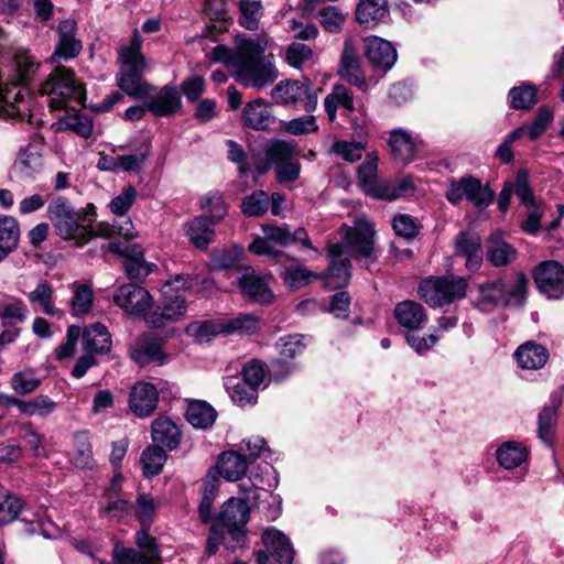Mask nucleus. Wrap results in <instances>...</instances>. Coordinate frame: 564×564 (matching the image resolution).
Returning a JSON list of instances; mask_svg holds the SVG:
<instances>
[{
  "label": "nucleus",
  "instance_id": "1",
  "mask_svg": "<svg viewBox=\"0 0 564 564\" xmlns=\"http://www.w3.org/2000/svg\"><path fill=\"white\" fill-rule=\"evenodd\" d=\"M258 469L260 473L252 471L249 481L239 485V490L243 497L229 498L221 506L219 513L212 520L236 543V545H230V549L247 545V523L252 507L260 508L261 503L267 502V516L271 520H275L281 513L282 499L270 490L278 486L276 471L267 463L259 466Z\"/></svg>",
  "mask_w": 564,
  "mask_h": 564
},
{
  "label": "nucleus",
  "instance_id": "2",
  "mask_svg": "<svg viewBox=\"0 0 564 564\" xmlns=\"http://www.w3.org/2000/svg\"><path fill=\"white\" fill-rule=\"evenodd\" d=\"M268 41L261 35L242 37L240 57L234 78L246 87L262 89L278 78L272 55H264Z\"/></svg>",
  "mask_w": 564,
  "mask_h": 564
},
{
  "label": "nucleus",
  "instance_id": "3",
  "mask_svg": "<svg viewBox=\"0 0 564 564\" xmlns=\"http://www.w3.org/2000/svg\"><path fill=\"white\" fill-rule=\"evenodd\" d=\"M47 215L56 234L65 240H73L76 246H84L97 237L98 224L94 226L96 208L93 204L77 210L59 196L50 203Z\"/></svg>",
  "mask_w": 564,
  "mask_h": 564
},
{
  "label": "nucleus",
  "instance_id": "4",
  "mask_svg": "<svg viewBox=\"0 0 564 564\" xmlns=\"http://www.w3.org/2000/svg\"><path fill=\"white\" fill-rule=\"evenodd\" d=\"M118 61L120 67L116 79L123 93L143 99L154 91V87L142 79L147 62L142 53V39L137 29L132 32L130 44L120 48Z\"/></svg>",
  "mask_w": 564,
  "mask_h": 564
},
{
  "label": "nucleus",
  "instance_id": "5",
  "mask_svg": "<svg viewBox=\"0 0 564 564\" xmlns=\"http://www.w3.org/2000/svg\"><path fill=\"white\" fill-rule=\"evenodd\" d=\"M39 93L46 97L48 107L53 110L75 108L85 100V88L77 83L72 69L57 66L40 85Z\"/></svg>",
  "mask_w": 564,
  "mask_h": 564
},
{
  "label": "nucleus",
  "instance_id": "6",
  "mask_svg": "<svg viewBox=\"0 0 564 564\" xmlns=\"http://www.w3.org/2000/svg\"><path fill=\"white\" fill-rule=\"evenodd\" d=\"M192 288V279L188 275L177 274L163 286V302L145 314V322L154 327H164L169 323L177 322L186 313L185 297L180 290Z\"/></svg>",
  "mask_w": 564,
  "mask_h": 564
},
{
  "label": "nucleus",
  "instance_id": "7",
  "mask_svg": "<svg viewBox=\"0 0 564 564\" xmlns=\"http://www.w3.org/2000/svg\"><path fill=\"white\" fill-rule=\"evenodd\" d=\"M261 228L263 236L254 238L249 245V250L254 254L280 259L283 256L280 248L292 243H301L303 248L317 251L303 227H299L293 232L286 227L273 225H262Z\"/></svg>",
  "mask_w": 564,
  "mask_h": 564
},
{
  "label": "nucleus",
  "instance_id": "8",
  "mask_svg": "<svg viewBox=\"0 0 564 564\" xmlns=\"http://www.w3.org/2000/svg\"><path fill=\"white\" fill-rule=\"evenodd\" d=\"M468 281L455 274L429 276L419 284L420 297L433 308L443 307L463 300L467 294Z\"/></svg>",
  "mask_w": 564,
  "mask_h": 564
},
{
  "label": "nucleus",
  "instance_id": "9",
  "mask_svg": "<svg viewBox=\"0 0 564 564\" xmlns=\"http://www.w3.org/2000/svg\"><path fill=\"white\" fill-rule=\"evenodd\" d=\"M271 98L278 105L295 107L303 102L307 113L315 111L317 107V89H314L308 79L283 80L273 87Z\"/></svg>",
  "mask_w": 564,
  "mask_h": 564
},
{
  "label": "nucleus",
  "instance_id": "10",
  "mask_svg": "<svg viewBox=\"0 0 564 564\" xmlns=\"http://www.w3.org/2000/svg\"><path fill=\"white\" fill-rule=\"evenodd\" d=\"M445 196L454 205L459 204L466 197L477 208H484L494 202L495 192L488 184H482L480 180L466 175L458 182H452Z\"/></svg>",
  "mask_w": 564,
  "mask_h": 564
},
{
  "label": "nucleus",
  "instance_id": "11",
  "mask_svg": "<svg viewBox=\"0 0 564 564\" xmlns=\"http://www.w3.org/2000/svg\"><path fill=\"white\" fill-rule=\"evenodd\" d=\"M344 238L351 250V256L356 260L376 261L378 258L375 248L373 225L366 218H359L352 227L343 228Z\"/></svg>",
  "mask_w": 564,
  "mask_h": 564
},
{
  "label": "nucleus",
  "instance_id": "12",
  "mask_svg": "<svg viewBox=\"0 0 564 564\" xmlns=\"http://www.w3.org/2000/svg\"><path fill=\"white\" fill-rule=\"evenodd\" d=\"M108 249L113 254L124 258L123 268L130 280L142 282L155 268V264L144 259V250L139 243L111 241Z\"/></svg>",
  "mask_w": 564,
  "mask_h": 564
},
{
  "label": "nucleus",
  "instance_id": "13",
  "mask_svg": "<svg viewBox=\"0 0 564 564\" xmlns=\"http://www.w3.org/2000/svg\"><path fill=\"white\" fill-rule=\"evenodd\" d=\"M275 347L280 358L271 364L270 376L274 381H282L296 369V365L289 362L288 359H293L303 354L305 349L303 336L295 334L280 337Z\"/></svg>",
  "mask_w": 564,
  "mask_h": 564
},
{
  "label": "nucleus",
  "instance_id": "14",
  "mask_svg": "<svg viewBox=\"0 0 564 564\" xmlns=\"http://www.w3.org/2000/svg\"><path fill=\"white\" fill-rule=\"evenodd\" d=\"M135 543L140 552L134 549L117 550L112 564H160L156 541L147 530L141 529L135 533Z\"/></svg>",
  "mask_w": 564,
  "mask_h": 564
},
{
  "label": "nucleus",
  "instance_id": "15",
  "mask_svg": "<svg viewBox=\"0 0 564 564\" xmlns=\"http://www.w3.org/2000/svg\"><path fill=\"white\" fill-rule=\"evenodd\" d=\"M538 290L547 299L560 300L564 295V265L556 261L540 263L534 272Z\"/></svg>",
  "mask_w": 564,
  "mask_h": 564
},
{
  "label": "nucleus",
  "instance_id": "16",
  "mask_svg": "<svg viewBox=\"0 0 564 564\" xmlns=\"http://www.w3.org/2000/svg\"><path fill=\"white\" fill-rule=\"evenodd\" d=\"M129 356L140 367L152 362L162 366L169 360L163 351V343L151 334H143L135 338L129 347Z\"/></svg>",
  "mask_w": 564,
  "mask_h": 564
},
{
  "label": "nucleus",
  "instance_id": "17",
  "mask_svg": "<svg viewBox=\"0 0 564 564\" xmlns=\"http://www.w3.org/2000/svg\"><path fill=\"white\" fill-rule=\"evenodd\" d=\"M364 51L369 64L376 72L387 73L398 59L397 48L393 44L379 36H367L364 40Z\"/></svg>",
  "mask_w": 564,
  "mask_h": 564
},
{
  "label": "nucleus",
  "instance_id": "18",
  "mask_svg": "<svg viewBox=\"0 0 564 564\" xmlns=\"http://www.w3.org/2000/svg\"><path fill=\"white\" fill-rule=\"evenodd\" d=\"M58 41L51 56L53 63L77 57L83 50V42L77 37V23L74 19H66L58 23L56 29Z\"/></svg>",
  "mask_w": 564,
  "mask_h": 564
},
{
  "label": "nucleus",
  "instance_id": "19",
  "mask_svg": "<svg viewBox=\"0 0 564 564\" xmlns=\"http://www.w3.org/2000/svg\"><path fill=\"white\" fill-rule=\"evenodd\" d=\"M113 302L129 314L145 315L152 297L144 288L135 283H127L116 290Z\"/></svg>",
  "mask_w": 564,
  "mask_h": 564
},
{
  "label": "nucleus",
  "instance_id": "20",
  "mask_svg": "<svg viewBox=\"0 0 564 564\" xmlns=\"http://www.w3.org/2000/svg\"><path fill=\"white\" fill-rule=\"evenodd\" d=\"M296 155V148L285 140H271L264 148V158L253 160V171L257 175L265 174L273 165L278 166Z\"/></svg>",
  "mask_w": 564,
  "mask_h": 564
},
{
  "label": "nucleus",
  "instance_id": "21",
  "mask_svg": "<svg viewBox=\"0 0 564 564\" xmlns=\"http://www.w3.org/2000/svg\"><path fill=\"white\" fill-rule=\"evenodd\" d=\"M237 280L242 294L250 301L260 304H268L272 301L273 293L267 279L258 275L253 268H243Z\"/></svg>",
  "mask_w": 564,
  "mask_h": 564
},
{
  "label": "nucleus",
  "instance_id": "22",
  "mask_svg": "<svg viewBox=\"0 0 564 564\" xmlns=\"http://www.w3.org/2000/svg\"><path fill=\"white\" fill-rule=\"evenodd\" d=\"M262 542L268 557L280 564H292L295 551L290 539L280 530L269 527L262 533Z\"/></svg>",
  "mask_w": 564,
  "mask_h": 564
},
{
  "label": "nucleus",
  "instance_id": "23",
  "mask_svg": "<svg viewBox=\"0 0 564 564\" xmlns=\"http://www.w3.org/2000/svg\"><path fill=\"white\" fill-rule=\"evenodd\" d=\"M338 74L340 78L346 80L348 84L356 86L361 91H366L368 89L360 65V58L357 50L350 41H346L344 43Z\"/></svg>",
  "mask_w": 564,
  "mask_h": 564
},
{
  "label": "nucleus",
  "instance_id": "24",
  "mask_svg": "<svg viewBox=\"0 0 564 564\" xmlns=\"http://www.w3.org/2000/svg\"><path fill=\"white\" fill-rule=\"evenodd\" d=\"M329 265L326 272L321 273L322 278L334 279V288L346 285L351 278V263L346 256V248L341 243L328 246Z\"/></svg>",
  "mask_w": 564,
  "mask_h": 564
},
{
  "label": "nucleus",
  "instance_id": "25",
  "mask_svg": "<svg viewBox=\"0 0 564 564\" xmlns=\"http://www.w3.org/2000/svg\"><path fill=\"white\" fill-rule=\"evenodd\" d=\"M159 393L156 388L149 382H137L129 395L130 410L140 417H147L156 409Z\"/></svg>",
  "mask_w": 564,
  "mask_h": 564
},
{
  "label": "nucleus",
  "instance_id": "26",
  "mask_svg": "<svg viewBox=\"0 0 564 564\" xmlns=\"http://www.w3.org/2000/svg\"><path fill=\"white\" fill-rule=\"evenodd\" d=\"M144 107L158 117H170L182 106L181 96L174 86L165 85L159 93L145 97Z\"/></svg>",
  "mask_w": 564,
  "mask_h": 564
},
{
  "label": "nucleus",
  "instance_id": "27",
  "mask_svg": "<svg viewBox=\"0 0 564 564\" xmlns=\"http://www.w3.org/2000/svg\"><path fill=\"white\" fill-rule=\"evenodd\" d=\"M506 282L502 279L485 282L478 285V294L474 300L476 308L490 313L499 305H505Z\"/></svg>",
  "mask_w": 564,
  "mask_h": 564
},
{
  "label": "nucleus",
  "instance_id": "28",
  "mask_svg": "<svg viewBox=\"0 0 564 564\" xmlns=\"http://www.w3.org/2000/svg\"><path fill=\"white\" fill-rule=\"evenodd\" d=\"M393 316L401 327L410 332L423 328L427 322L426 311L423 305L412 300H404L398 303L394 306Z\"/></svg>",
  "mask_w": 564,
  "mask_h": 564
},
{
  "label": "nucleus",
  "instance_id": "29",
  "mask_svg": "<svg viewBox=\"0 0 564 564\" xmlns=\"http://www.w3.org/2000/svg\"><path fill=\"white\" fill-rule=\"evenodd\" d=\"M242 122L246 127L262 131L275 123L271 106L263 99L248 102L242 110Z\"/></svg>",
  "mask_w": 564,
  "mask_h": 564
},
{
  "label": "nucleus",
  "instance_id": "30",
  "mask_svg": "<svg viewBox=\"0 0 564 564\" xmlns=\"http://www.w3.org/2000/svg\"><path fill=\"white\" fill-rule=\"evenodd\" d=\"M457 256L466 259L465 265L468 270H477L482 261L481 240L478 235L471 232H459L455 240Z\"/></svg>",
  "mask_w": 564,
  "mask_h": 564
},
{
  "label": "nucleus",
  "instance_id": "31",
  "mask_svg": "<svg viewBox=\"0 0 564 564\" xmlns=\"http://www.w3.org/2000/svg\"><path fill=\"white\" fill-rule=\"evenodd\" d=\"M562 404V393L554 391L551 393L549 403L543 406L538 416V434L540 440L547 444H552L553 431L557 420V411Z\"/></svg>",
  "mask_w": 564,
  "mask_h": 564
},
{
  "label": "nucleus",
  "instance_id": "32",
  "mask_svg": "<svg viewBox=\"0 0 564 564\" xmlns=\"http://www.w3.org/2000/svg\"><path fill=\"white\" fill-rule=\"evenodd\" d=\"M14 166L23 177L34 178L43 169L42 145L29 143L21 148Z\"/></svg>",
  "mask_w": 564,
  "mask_h": 564
},
{
  "label": "nucleus",
  "instance_id": "33",
  "mask_svg": "<svg viewBox=\"0 0 564 564\" xmlns=\"http://www.w3.org/2000/svg\"><path fill=\"white\" fill-rule=\"evenodd\" d=\"M249 462L238 451H227L217 460L218 474L228 481H238L247 473Z\"/></svg>",
  "mask_w": 564,
  "mask_h": 564
},
{
  "label": "nucleus",
  "instance_id": "34",
  "mask_svg": "<svg viewBox=\"0 0 564 564\" xmlns=\"http://www.w3.org/2000/svg\"><path fill=\"white\" fill-rule=\"evenodd\" d=\"M214 225L205 216L194 217L188 220L185 226V235L199 250H206L215 237Z\"/></svg>",
  "mask_w": 564,
  "mask_h": 564
},
{
  "label": "nucleus",
  "instance_id": "35",
  "mask_svg": "<svg viewBox=\"0 0 564 564\" xmlns=\"http://www.w3.org/2000/svg\"><path fill=\"white\" fill-rule=\"evenodd\" d=\"M517 250L502 238L501 231L490 235L487 245V260L495 267H503L517 258Z\"/></svg>",
  "mask_w": 564,
  "mask_h": 564
},
{
  "label": "nucleus",
  "instance_id": "36",
  "mask_svg": "<svg viewBox=\"0 0 564 564\" xmlns=\"http://www.w3.org/2000/svg\"><path fill=\"white\" fill-rule=\"evenodd\" d=\"M152 440L158 446L173 451L181 442V431L171 419L159 417L152 423Z\"/></svg>",
  "mask_w": 564,
  "mask_h": 564
},
{
  "label": "nucleus",
  "instance_id": "37",
  "mask_svg": "<svg viewBox=\"0 0 564 564\" xmlns=\"http://www.w3.org/2000/svg\"><path fill=\"white\" fill-rule=\"evenodd\" d=\"M83 346L87 352L106 354L111 349V335L104 324H90L84 329Z\"/></svg>",
  "mask_w": 564,
  "mask_h": 564
},
{
  "label": "nucleus",
  "instance_id": "38",
  "mask_svg": "<svg viewBox=\"0 0 564 564\" xmlns=\"http://www.w3.org/2000/svg\"><path fill=\"white\" fill-rule=\"evenodd\" d=\"M514 357L521 368L538 370L545 366L549 359V352L542 345L528 341L516 350Z\"/></svg>",
  "mask_w": 564,
  "mask_h": 564
},
{
  "label": "nucleus",
  "instance_id": "39",
  "mask_svg": "<svg viewBox=\"0 0 564 564\" xmlns=\"http://www.w3.org/2000/svg\"><path fill=\"white\" fill-rule=\"evenodd\" d=\"M378 156L375 152L366 155L364 162L358 167V184L366 194L377 198L382 181L377 180Z\"/></svg>",
  "mask_w": 564,
  "mask_h": 564
},
{
  "label": "nucleus",
  "instance_id": "40",
  "mask_svg": "<svg viewBox=\"0 0 564 564\" xmlns=\"http://www.w3.org/2000/svg\"><path fill=\"white\" fill-rule=\"evenodd\" d=\"M54 288L47 281H42L26 294L31 304L39 305L45 315L52 317H62L63 311L55 306Z\"/></svg>",
  "mask_w": 564,
  "mask_h": 564
},
{
  "label": "nucleus",
  "instance_id": "41",
  "mask_svg": "<svg viewBox=\"0 0 564 564\" xmlns=\"http://www.w3.org/2000/svg\"><path fill=\"white\" fill-rule=\"evenodd\" d=\"M343 107L348 112L355 110L352 93L344 85H334L332 91L324 99V108L329 121H335L337 109Z\"/></svg>",
  "mask_w": 564,
  "mask_h": 564
},
{
  "label": "nucleus",
  "instance_id": "42",
  "mask_svg": "<svg viewBox=\"0 0 564 564\" xmlns=\"http://www.w3.org/2000/svg\"><path fill=\"white\" fill-rule=\"evenodd\" d=\"M389 13L387 0H360L356 8V20L359 24L376 25Z\"/></svg>",
  "mask_w": 564,
  "mask_h": 564
},
{
  "label": "nucleus",
  "instance_id": "43",
  "mask_svg": "<svg viewBox=\"0 0 564 564\" xmlns=\"http://www.w3.org/2000/svg\"><path fill=\"white\" fill-rule=\"evenodd\" d=\"M528 449L521 443L509 441L503 443L496 453L497 462L505 469H514L528 458Z\"/></svg>",
  "mask_w": 564,
  "mask_h": 564
},
{
  "label": "nucleus",
  "instance_id": "44",
  "mask_svg": "<svg viewBox=\"0 0 564 564\" xmlns=\"http://www.w3.org/2000/svg\"><path fill=\"white\" fill-rule=\"evenodd\" d=\"M389 145L395 159L402 162H410L414 159L416 143L408 131L393 130L389 138Z\"/></svg>",
  "mask_w": 564,
  "mask_h": 564
},
{
  "label": "nucleus",
  "instance_id": "45",
  "mask_svg": "<svg viewBox=\"0 0 564 564\" xmlns=\"http://www.w3.org/2000/svg\"><path fill=\"white\" fill-rule=\"evenodd\" d=\"M215 409L205 401H193L186 410V419L191 425L196 429L206 430L210 427L216 420Z\"/></svg>",
  "mask_w": 564,
  "mask_h": 564
},
{
  "label": "nucleus",
  "instance_id": "46",
  "mask_svg": "<svg viewBox=\"0 0 564 564\" xmlns=\"http://www.w3.org/2000/svg\"><path fill=\"white\" fill-rule=\"evenodd\" d=\"M509 106L517 110H529L538 104V88L531 83H521L508 94Z\"/></svg>",
  "mask_w": 564,
  "mask_h": 564
},
{
  "label": "nucleus",
  "instance_id": "47",
  "mask_svg": "<svg viewBox=\"0 0 564 564\" xmlns=\"http://www.w3.org/2000/svg\"><path fill=\"white\" fill-rule=\"evenodd\" d=\"M225 388L232 400L239 406L253 405L258 400V390L242 380L228 379Z\"/></svg>",
  "mask_w": 564,
  "mask_h": 564
},
{
  "label": "nucleus",
  "instance_id": "48",
  "mask_svg": "<svg viewBox=\"0 0 564 564\" xmlns=\"http://www.w3.org/2000/svg\"><path fill=\"white\" fill-rule=\"evenodd\" d=\"M414 188L415 186L411 176H402L394 181H382L377 198L394 200L411 195Z\"/></svg>",
  "mask_w": 564,
  "mask_h": 564
},
{
  "label": "nucleus",
  "instance_id": "49",
  "mask_svg": "<svg viewBox=\"0 0 564 564\" xmlns=\"http://www.w3.org/2000/svg\"><path fill=\"white\" fill-rule=\"evenodd\" d=\"M238 22L250 31L259 28L260 19L263 15V6L259 0H239L238 2Z\"/></svg>",
  "mask_w": 564,
  "mask_h": 564
},
{
  "label": "nucleus",
  "instance_id": "50",
  "mask_svg": "<svg viewBox=\"0 0 564 564\" xmlns=\"http://www.w3.org/2000/svg\"><path fill=\"white\" fill-rule=\"evenodd\" d=\"M166 459L167 455L163 447L158 445L147 447L141 455L143 475L148 478L159 475Z\"/></svg>",
  "mask_w": 564,
  "mask_h": 564
},
{
  "label": "nucleus",
  "instance_id": "51",
  "mask_svg": "<svg viewBox=\"0 0 564 564\" xmlns=\"http://www.w3.org/2000/svg\"><path fill=\"white\" fill-rule=\"evenodd\" d=\"M219 480L215 475H207L204 480V492L198 506V513L202 522H209L213 517V505L217 496Z\"/></svg>",
  "mask_w": 564,
  "mask_h": 564
},
{
  "label": "nucleus",
  "instance_id": "52",
  "mask_svg": "<svg viewBox=\"0 0 564 564\" xmlns=\"http://www.w3.org/2000/svg\"><path fill=\"white\" fill-rule=\"evenodd\" d=\"M72 463L77 468H90L93 465L91 445L88 433L79 431L74 434V453Z\"/></svg>",
  "mask_w": 564,
  "mask_h": 564
},
{
  "label": "nucleus",
  "instance_id": "53",
  "mask_svg": "<svg viewBox=\"0 0 564 564\" xmlns=\"http://www.w3.org/2000/svg\"><path fill=\"white\" fill-rule=\"evenodd\" d=\"M24 508V501L8 490L0 495V525L15 521Z\"/></svg>",
  "mask_w": 564,
  "mask_h": 564
},
{
  "label": "nucleus",
  "instance_id": "54",
  "mask_svg": "<svg viewBox=\"0 0 564 564\" xmlns=\"http://www.w3.org/2000/svg\"><path fill=\"white\" fill-rule=\"evenodd\" d=\"M315 279H321V275L302 265L286 268L283 272V281L285 285L292 290H297L307 285Z\"/></svg>",
  "mask_w": 564,
  "mask_h": 564
},
{
  "label": "nucleus",
  "instance_id": "55",
  "mask_svg": "<svg viewBox=\"0 0 564 564\" xmlns=\"http://www.w3.org/2000/svg\"><path fill=\"white\" fill-rule=\"evenodd\" d=\"M202 208L208 214L210 224L223 220L227 214L224 197L218 192H210L202 199Z\"/></svg>",
  "mask_w": 564,
  "mask_h": 564
},
{
  "label": "nucleus",
  "instance_id": "56",
  "mask_svg": "<svg viewBox=\"0 0 564 564\" xmlns=\"http://www.w3.org/2000/svg\"><path fill=\"white\" fill-rule=\"evenodd\" d=\"M160 506L159 500H155L149 494H140L135 500V506L133 509L135 511V516L142 524V529L147 530L152 522V518Z\"/></svg>",
  "mask_w": 564,
  "mask_h": 564
},
{
  "label": "nucleus",
  "instance_id": "57",
  "mask_svg": "<svg viewBox=\"0 0 564 564\" xmlns=\"http://www.w3.org/2000/svg\"><path fill=\"white\" fill-rule=\"evenodd\" d=\"M0 318L4 321V325L9 326L14 323H23L26 318L23 302L18 299L0 301Z\"/></svg>",
  "mask_w": 564,
  "mask_h": 564
},
{
  "label": "nucleus",
  "instance_id": "58",
  "mask_svg": "<svg viewBox=\"0 0 564 564\" xmlns=\"http://www.w3.org/2000/svg\"><path fill=\"white\" fill-rule=\"evenodd\" d=\"M347 13H344L336 6H327L317 13L319 23L330 33H337L343 29Z\"/></svg>",
  "mask_w": 564,
  "mask_h": 564
},
{
  "label": "nucleus",
  "instance_id": "59",
  "mask_svg": "<svg viewBox=\"0 0 564 564\" xmlns=\"http://www.w3.org/2000/svg\"><path fill=\"white\" fill-rule=\"evenodd\" d=\"M94 292L87 284H74V296L72 299V312L75 316L87 314L93 305Z\"/></svg>",
  "mask_w": 564,
  "mask_h": 564
},
{
  "label": "nucleus",
  "instance_id": "60",
  "mask_svg": "<svg viewBox=\"0 0 564 564\" xmlns=\"http://www.w3.org/2000/svg\"><path fill=\"white\" fill-rule=\"evenodd\" d=\"M21 413L45 417L56 410V403L47 395L41 394L21 404Z\"/></svg>",
  "mask_w": 564,
  "mask_h": 564
},
{
  "label": "nucleus",
  "instance_id": "61",
  "mask_svg": "<svg viewBox=\"0 0 564 564\" xmlns=\"http://www.w3.org/2000/svg\"><path fill=\"white\" fill-rule=\"evenodd\" d=\"M226 145L228 148V160L237 164L240 176H246L253 169V160L256 158L252 156L250 162L242 145L234 140H227Z\"/></svg>",
  "mask_w": 564,
  "mask_h": 564
},
{
  "label": "nucleus",
  "instance_id": "62",
  "mask_svg": "<svg viewBox=\"0 0 564 564\" xmlns=\"http://www.w3.org/2000/svg\"><path fill=\"white\" fill-rule=\"evenodd\" d=\"M366 141H336L332 145L330 151L340 155L345 161L356 162L361 159L364 151L366 150Z\"/></svg>",
  "mask_w": 564,
  "mask_h": 564
},
{
  "label": "nucleus",
  "instance_id": "63",
  "mask_svg": "<svg viewBox=\"0 0 564 564\" xmlns=\"http://www.w3.org/2000/svg\"><path fill=\"white\" fill-rule=\"evenodd\" d=\"M20 239V226L18 220L12 216H3L0 218V242L8 246L14 251L18 248Z\"/></svg>",
  "mask_w": 564,
  "mask_h": 564
},
{
  "label": "nucleus",
  "instance_id": "64",
  "mask_svg": "<svg viewBox=\"0 0 564 564\" xmlns=\"http://www.w3.org/2000/svg\"><path fill=\"white\" fill-rule=\"evenodd\" d=\"M241 208L247 216H262L269 208V196L263 191H256L242 200Z\"/></svg>",
  "mask_w": 564,
  "mask_h": 564
}]
</instances>
